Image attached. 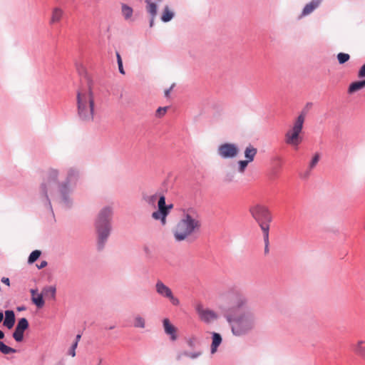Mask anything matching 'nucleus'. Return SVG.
<instances>
[{
    "instance_id": "nucleus-1",
    "label": "nucleus",
    "mask_w": 365,
    "mask_h": 365,
    "mask_svg": "<svg viewBox=\"0 0 365 365\" xmlns=\"http://www.w3.org/2000/svg\"><path fill=\"white\" fill-rule=\"evenodd\" d=\"M80 177V171L76 167H68L60 171L49 168L40 186L41 200L52 209V204L66 207L73 204L72 192Z\"/></svg>"
},
{
    "instance_id": "nucleus-2",
    "label": "nucleus",
    "mask_w": 365,
    "mask_h": 365,
    "mask_svg": "<svg viewBox=\"0 0 365 365\" xmlns=\"http://www.w3.org/2000/svg\"><path fill=\"white\" fill-rule=\"evenodd\" d=\"M228 298L232 305L224 312V317L232 334L238 337L249 334L257 325L255 310L249 306L248 298L241 293H230Z\"/></svg>"
},
{
    "instance_id": "nucleus-3",
    "label": "nucleus",
    "mask_w": 365,
    "mask_h": 365,
    "mask_svg": "<svg viewBox=\"0 0 365 365\" xmlns=\"http://www.w3.org/2000/svg\"><path fill=\"white\" fill-rule=\"evenodd\" d=\"M78 115L83 121L89 122L93 119L94 99L92 92V82L85 77L82 86L77 93Z\"/></svg>"
},
{
    "instance_id": "nucleus-4",
    "label": "nucleus",
    "mask_w": 365,
    "mask_h": 365,
    "mask_svg": "<svg viewBox=\"0 0 365 365\" xmlns=\"http://www.w3.org/2000/svg\"><path fill=\"white\" fill-rule=\"evenodd\" d=\"M113 215V207L111 205H106L100 210L96 217L95 228L98 237L97 246L99 250L104 247L110 234Z\"/></svg>"
},
{
    "instance_id": "nucleus-5",
    "label": "nucleus",
    "mask_w": 365,
    "mask_h": 365,
    "mask_svg": "<svg viewBox=\"0 0 365 365\" xmlns=\"http://www.w3.org/2000/svg\"><path fill=\"white\" fill-rule=\"evenodd\" d=\"M200 226V218L195 212L190 210L184 212L173 231L175 239L178 242L185 240L197 231Z\"/></svg>"
},
{
    "instance_id": "nucleus-6",
    "label": "nucleus",
    "mask_w": 365,
    "mask_h": 365,
    "mask_svg": "<svg viewBox=\"0 0 365 365\" xmlns=\"http://www.w3.org/2000/svg\"><path fill=\"white\" fill-rule=\"evenodd\" d=\"M250 212L252 217L259 225L263 232V237L265 243V251H267L269 245V223L272 220V215L267 207L259 204L252 206L250 208Z\"/></svg>"
},
{
    "instance_id": "nucleus-7",
    "label": "nucleus",
    "mask_w": 365,
    "mask_h": 365,
    "mask_svg": "<svg viewBox=\"0 0 365 365\" xmlns=\"http://www.w3.org/2000/svg\"><path fill=\"white\" fill-rule=\"evenodd\" d=\"M307 111L302 110L293 121L292 125L284 134V142L287 145L294 149H298L303 140L301 133L303 130Z\"/></svg>"
},
{
    "instance_id": "nucleus-8",
    "label": "nucleus",
    "mask_w": 365,
    "mask_h": 365,
    "mask_svg": "<svg viewBox=\"0 0 365 365\" xmlns=\"http://www.w3.org/2000/svg\"><path fill=\"white\" fill-rule=\"evenodd\" d=\"M155 290L160 297L168 299L173 306L180 305L179 299L174 295L172 289L162 280L158 279L156 281Z\"/></svg>"
},
{
    "instance_id": "nucleus-9",
    "label": "nucleus",
    "mask_w": 365,
    "mask_h": 365,
    "mask_svg": "<svg viewBox=\"0 0 365 365\" xmlns=\"http://www.w3.org/2000/svg\"><path fill=\"white\" fill-rule=\"evenodd\" d=\"M195 311L200 319L206 324H210L218 319V314L215 311L205 308L202 304L195 306Z\"/></svg>"
},
{
    "instance_id": "nucleus-10",
    "label": "nucleus",
    "mask_w": 365,
    "mask_h": 365,
    "mask_svg": "<svg viewBox=\"0 0 365 365\" xmlns=\"http://www.w3.org/2000/svg\"><path fill=\"white\" fill-rule=\"evenodd\" d=\"M239 153V148L234 143H223L217 148V154L224 159L234 158Z\"/></svg>"
},
{
    "instance_id": "nucleus-11",
    "label": "nucleus",
    "mask_w": 365,
    "mask_h": 365,
    "mask_svg": "<svg viewBox=\"0 0 365 365\" xmlns=\"http://www.w3.org/2000/svg\"><path fill=\"white\" fill-rule=\"evenodd\" d=\"M158 210L152 213V217L156 220H160L161 224H166L167 209L165 204V197L164 195H160L158 199Z\"/></svg>"
},
{
    "instance_id": "nucleus-12",
    "label": "nucleus",
    "mask_w": 365,
    "mask_h": 365,
    "mask_svg": "<svg viewBox=\"0 0 365 365\" xmlns=\"http://www.w3.org/2000/svg\"><path fill=\"white\" fill-rule=\"evenodd\" d=\"M29 328V322L26 318H21L18 321L15 331L13 333V337L17 342H21L24 339V332Z\"/></svg>"
},
{
    "instance_id": "nucleus-13",
    "label": "nucleus",
    "mask_w": 365,
    "mask_h": 365,
    "mask_svg": "<svg viewBox=\"0 0 365 365\" xmlns=\"http://www.w3.org/2000/svg\"><path fill=\"white\" fill-rule=\"evenodd\" d=\"M163 325L165 333L170 336V339L173 341L178 339L177 329L173 325L168 319H164Z\"/></svg>"
},
{
    "instance_id": "nucleus-14",
    "label": "nucleus",
    "mask_w": 365,
    "mask_h": 365,
    "mask_svg": "<svg viewBox=\"0 0 365 365\" xmlns=\"http://www.w3.org/2000/svg\"><path fill=\"white\" fill-rule=\"evenodd\" d=\"M321 158V155L319 153H315L312 157L310 161L308 163L307 168L306 170L304 171V177L308 178L312 171L316 168L317 164L319 163Z\"/></svg>"
},
{
    "instance_id": "nucleus-15",
    "label": "nucleus",
    "mask_w": 365,
    "mask_h": 365,
    "mask_svg": "<svg viewBox=\"0 0 365 365\" xmlns=\"http://www.w3.org/2000/svg\"><path fill=\"white\" fill-rule=\"evenodd\" d=\"M212 343L210 345V353L214 354L217 351L219 346L222 344V338L219 333L212 332Z\"/></svg>"
},
{
    "instance_id": "nucleus-16",
    "label": "nucleus",
    "mask_w": 365,
    "mask_h": 365,
    "mask_svg": "<svg viewBox=\"0 0 365 365\" xmlns=\"http://www.w3.org/2000/svg\"><path fill=\"white\" fill-rule=\"evenodd\" d=\"M201 355L202 351L200 350L194 351H182L177 354L176 359L178 361H181L184 357H187L191 359H196L199 358Z\"/></svg>"
},
{
    "instance_id": "nucleus-17",
    "label": "nucleus",
    "mask_w": 365,
    "mask_h": 365,
    "mask_svg": "<svg viewBox=\"0 0 365 365\" xmlns=\"http://www.w3.org/2000/svg\"><path fill=\"white\" fill-rule=\"evenodd\" d=\"M322 0H312L306 4L302 12V16H307L314 11L322 3Z\"/></svg>"
},
{
    "instance_id": "nucleus-18",
    "label": "nucleus",
    "mask_w": 365,
    "mask_h": 365,
    "mask_svg": "<svg viewBox=\"0 0 365 365\" xmlns=\"http://www.w3.org/2000/svg\"><path fill=\"white\" fill-rule=\"evenodd\" d=\"M15 324V314L12 310H6L5 312V318L4 320V326L11 329Z\"/></svg>"
},
{
    "instance_id": "nucleus-19",
    "label": "nucleus",
    "mask_w": 365,
    "mask_h": 365,
    "mask_svg": "<svg viewBox=\"0 0 365 365\" xmlns=\"http://www.w3.org/2000/svg\"><path fill=\"white\" fill-rule=\"evenodd\" d=\"M162 0H145L147 4L146 9L150 16H156L158 4Z\"/></svg>"
},
{
    "instance_id": "nucleus-20",
    "label": "nucleus",
    "mask_w": 365,
    "mask_h": 365,
    "mask_svg": "<svg viewBox=\"0 0 365 365\" xmlns=\"http://www.w3.org/2000/svg\"><path fill=\"white\" fill-rule=\"evenodd\" d=\"M63 14L64 11L62 9L59 7L53 8L51 12L50 24H53L59 22L63 18Z\"/></svg>"
},
{
    "instance_id": "nucleus-21",
    "label": "nucleus",
    "mask_w": 365,
    "mask_h": 365,
    "mask_svg": "<svg viewBox=\"0 0 365 365\" xmlns=\"http://www.w3.org/2000/svg\"><path fill=\"white\" fill-rule=\"evenodd\" d=\"M257 153V150L254 146L250 145L245 149L244 155L245 160L252 163Z\"/></svg>"
},
{
    "instance_id": "nucleus-22",
    "label": "nucleus",
    "mask_w": 365,
    "mask_h": 365,
    "mask_svg": "<svg viewBox=\"0 0 365 365\" xmlns=\"http://www.w3.org/2000/svg\"><path fill=\"white\" fill-rule=\"evenodd\" d=\"M354 351L365 360V340H359L354 346Z\"/></svg>"
},
{
    "instance_id": "nucleus-23",
    "label": "nucleus",
    "mask_w": 365,
    "mask_h": 365,
    "mask_svg": "<svg viewBox=\"0 0 365 365\" xmlns=\"http://www.w3.org/2000/svg\"><path fill=\"white\" fill-rule=\"evenodd\" d=\"M159 196L160 195L158 192L152 195L144 194L143 195V200L146 204H148L150 207H155V204Z\"/></svg>"
},
{
    "instance_id": "nucleus-24",
    "label": "nucleus",
    "mask_w": 365,
    "mask_h": 365,
    "mask_svg": "<svg viewBox=\"0 0 365 365\" xmlns=\"http://www.w3.org/2000/svg\"><path fill=\"white\" fill-rule=\"evenodd\" d=\"M175 14L173 11H172L168 6H165L164 7L162 16L160 17V19L163 22H168L173 19L174 17Z\"/></svg>"
},
{
    "instance_id": "nucleus-25",
    "label": "nucleus",
    "mask_w": 365,
    "mask_h": 365,
    "mask_svg": "<svg viewBox=\"0 0 365 365\" xmlns=\"http://www.w3.org/2000/svg\"><path fill=\"white\" fill-rule=\"evenodd\" d=\"M365 87V80L359 81H355L350 84L349 87V93H353L354 92H356Z\"/></svg>"
},
{
    "instance_id": "nucleus-26",
    "label": "nucleus",
    "mask_w": 365,
    "mask_h": 365,
    "mask_svg": "<svg viewBox=\"0 0 365 365\" xmlns=\"http://www.w3.org/2000/svg\"><path fill=\"white\" fill-rule=\"evenodd\" d=\"M185 341L190 348H195L200 344L198 337L194 334L187 336L185 338Z\"/></svg>"
},
{
    "instance_id": "nucleus-27",
    "label": "nucleus",
    "mask_w": 365,
    "mask_h": 365,
    "mask_svg": "<svg viewBox=\"0 0 365 365\" xmlns=\"http://www.w3.org/2000/svg\"><path fill=\"white\" fill-rule=\"evenodd\" d=\"M133 326L135 328H141V329L145 328V319L140 315H136L133 319Z\"/></svg>"
},
{
    "instance_id": "nucleus-28",
    "label": "nucleus",
    "mask_w": 365,
    "mask_h": 365,
    "mask_svg": "<svg viewBox=\"0 0 365 365\" xmlns=\"http://www.w3.org/2000/svg\"><path fill=\"white\" fill-rule=\"evenodd\" d=\"M121 12L125 19H130L133 15V9L127 4H123Z\"/></svg>"
},
{
    "instance_id": "nucleus-29",
    "label": "nucleus",
    "mask_w": 365,
    "mask_h": 365,
    "mask_svg": "<svg viewBox=\"0 0 365 365\" xmlns=\"http://www.w3.org/2000/svg\"><path fill=\"white\" fill-rule=\"evenodd\" d=\"M0 351L4 354L16 353V349L8 346L3 341H0Z\"/></svg>"
},
{
    "instance_id": "nucleus-30",
    "label": "nucleus",
    "mask_w": 365,
    "mask_h": 365,
    "mask_svg": "<svg viewBox=\"0 0 365 365\" xmlns=\"http://www.w3.org/2000/svg\"><path fill=\"white\" fill-rule=\"evenodd\" d=\"M31 299L34 304H35L39 308L44 305V301L42 294H37L36 296L33 297Z\"/></svg>"
},
{
    "instance_id": "nucleus-31",
    "label": "nucleus",
    "mask_w": 365,
    "mask_h": 365,
    "mask_svg": "<svg viewBox=\"0 0 365 365\" xmlns=\"http://www.w3.org/2000/svg\"><path fill=\"white\" fill-rule=\"evenodd\" d=\"M250 163V162H248L246 160H242L238 161L237 163V170L240 173H244L248 164Z\"/></svg>"
},
{
    "instance_id": "nucleus-32",
    "label": "nucleus",
    "mask_w": 365,
    "mask_h": 365,
    "mask_svg": "<svg viewBox=\"0 0 365 365\" xmlns=\"http://www.w3.org/2000/svg\"><path fill=\"white\" fill-rule=\"evenodd\" d=\"M40 255H41V251H39V250L33 251L29 257L28 262L29 264L34 263L35 261L37 260V259L40 257Z\"/></svg>"
},
{
    "instance_id": "nucleus-33",
    "label": "nucleus",
    "mask_w": 365,
    "mask_h": 365,
    "mask_svg": "<svg viewBox=\"0 0 365 365\" xmlns=\"http://www.w3.org/2000/svg\"><path fill=\"white\" fill-rule=\"evenodd\" d=\"M349 58H350L349 55L348 53H339L337 55V59L340 64H343V63H346V61H348Z\"/></svg>"
},
{
    "instance_id": "nucleus-34",
    "label": "nucleus",
    "mask_w": 365,
    "mask_h": 365,
    "mask_svg": "<svg viewBox=\"0 0 365 365\" xmlns=\"http://www.w3.org/2000/svg\"><path fill=\"white\" fill-rule=\"evenodd\" d=\"M168 108V107H167V106L159 107L155 112V116L157 118H162L166 113Z\"/></svg>"
},
{
    "instance_id": "nucleus-35",
    "label": "nucleus",
    "mask_w": 365,
    "mask_h": 365,
    "mask_svg": "<svg viewBox=\"0 0 365 365\" xmlns=\"http://www.w3.org/2000/svg\"><path fill=\"white\" fill-rule=\"evenodd\" d=\"M77 343L73 342L68 349V354L71 356L72 357H74L76 356V349L77 348Z\"/></svg>"
},
{
    "instance_id": "nucleus-36",
    "label": "nucleus",
    "mask_w": 365,
    "mask_h": 365,
    "mask_svg": "<svg viewBox=\"0 0 365 365\" xmlns=\"http://www.w3.org/2000/svg\"><path fill=\"white\" fill-rule=\"evenodd\" d=\"M358 76L359 78L365 77V64L361 66L358 73Z\"/></svg>"
},
{
    "instance_id": "nucleus-37",
    "label": "nucleus",
    "mask_w": 365,
    "mask_h": 365,
    "mask_svg": "<svg viewBox=\"0 0 365 365\" xmlns=\"http://www.w3.org/2000/svg\"><path fill=\"white\" fill-rule=\"evenodd\" d=\"M233 178H234V175L232 174H227L225 178V181L226 182H230L233 180Z\"/></svg>"
},
{
    "instance_id": "nucleus-38",
    "label": "nucleus",
    "mask_w": 365,
    "mask_h": 365,
    "mask_svg": "<svg viewBox=\"0 0 365 365\" xmlns=\"http://www.w3.org/2000/svg\"><path fill=\"white\" fill-rule=\"evenodd\" d=\"M118 66L119 72H120L121 74H125V71H124V69H123V62H122V63H118Z\"/></svg>"
},
{
    "instance_id": "nucleus-39",
    "label": "nucleus",
    "mask_w": 365,
    "mask_h": 365,
    "mask_svg": "<svg viewBox=\"0 0 365 365\" xmlns=\"http://www.w3.org/2000/svg\"><path fill=\"white\" fill-rule=\"evenodd\" d=\"M77 69L79 72L80 74H83L85 73V68L84 67L82 66V65H78L77 66Z\"/></svg>"
},
{
    "instance_id": "nucleus-40",
    "label": "nucleus",
    "mask_w": 365,
    "mask_h": 365,
    "mask_svg": "<svg viewBox=\"0 0 365 365\" xmlns=\"http://www.w3.org/2000/svg\"><path fill=\"white\" fill-rule=\"evenodd\" d=\"M46 265H47V262L43 260V261H41L40 264L38 265L37 267L38 269H42V268L45 267Z\"/></svg>"
},
{
    "instance_id": "nucleus-41",
    "label": "nucleus",
    "mask_w": 365,
    "mask_h": 365,
    "mask_svg": "<svg viewBox=\"0 0 365 365\" xmlns=\"http://www.w3.org/2000/svg\"><path fill=\"white\" fill-rule=\"evenodd\" d=\"M49 290H50V292H51V295H52V297H55V294H56V288H55V287H49Z\"/></svg>"
},
{
    "instance_id": "nucleus-42",
    "label": "nucleus",
    "mask_w": 365,
    "mask_h": 365,
    "mask_svg": "<svg viewBox=\"0 0 365 365\" xmlns=\"http://www.w3.org/2000/svg\"><path fill=\"white\" fill-rule=\"evenodd\" d=\"M1 282L6 284H7L8 286L10 284L9 283V278H6V277H3L2 279H1Z\"/></svg>"
},
{
    "instance_id": "nucleus-43",
    "label": "nucleus",
    "mask_w": 365,
    "mask_h": 365,
    "mask_svg": "<svg viewBox=\"0 0 365 365\" xmlns=\"http://www.w3.org/2000/svg\"><path fill=\"white\" fill-rule=\"evenodd\" d=\"M116 58H117V63H122V58H121V56L120 55V53L118 52L116 53Z\"/></svg>"
},
{
    "instance_id": "nucleus-44",
    "label": "nucleus",
    "mask_w": 365,
    "mask_h": 365,
    "mask_svg": "<svg viewBox=\"0 0 365 365\" xmlns=\"http://www.w3.org/2000/svg\"><path fill=\"white\" fill-rule=\"evenodd\" d=\"M173 208V205H166V209H167V215H168L170 210Z\"/></svg>"
},
{
    "instance_id": "nucleus-45",
    "label": "nucleus",
    "mask_w": 365,
    "mask_h": 365,
    "mask_svg": "<svg viewBox=\"0 0 365 365\" xmlns=\"http://www.w3.org/2000/svg\"><path fill=\"white\" fill-rule=\"evenodd\" d=\"M81 334H77L76 336V339H75V341L74 342H76L77 344H78V341H80L81 339Z\"/></svg>"
},
{
    "instance_id": "nucleus-46",
    "label": "nucleus",
    "mask_w": 365,
    "mask_h": 365,
    "mask_svg": "<svg viewBox=\"0 0 365 365\" xmlns=\"http://www.w3.org/2000/svg\"><path fill=\"white\" fill-rule=\"evenodd\" d=\"M155 16H151V19H150V26L152 27L153 26V24H154V19H155Z\"/></svg>"
},
{
    "instance_id": "nucleus-47",
    "label": "nucleus",
    "mask_w": 365,
    "mask_h": 365,
    "mask_svg": "<svg viewBox=\"0 0 365 365\" xmlns=\"http://www.w3.org/2000/svg\"><path fill=\"white\" fill-rule=\"evenodd\" d=\"M311 106H312V103H307L306 107H305L302 110H304L305 111H307H307H308L309 108Z\"/></svg>"
},
{
    "instance_id": "nucleus-48",
    "label": "nucleus",
    "mask_w": 365,
    "mask_h": 365,
    "mask_svg": "<svg viewBox=\"0 0 365 365\" xmlns=\"http://www.w3.org/2000/svg\"><path fill=\"white\" fill-rule=\"evenodd\" d=\"M172 88H170V89H168L165 91V97H168L169 96V94H170V90H171Z\"/></svg>"
},
{
    "instance_id": "nucleus-49",
    "label": "nucleus",
    "mask_w": 365,
    "mask_h": 365,
    "mask_svg": "<svg viewBox=\"0 0 365 365\" xmlns=\"http://www.w3.org/2000/svg\"><path fill=\"white\" fill-rule=\"evenodd\" d=\"M36 292H37V290H36V289H31V295H32V297H34V296H36Z\"/></svg>"
},
{
    "instance_id": "nucleus-50",
    "label": "nucleus",
    "mask_w": 365,
    "mask_h": 365,
    "mask_svg": "<svg viewBox=\"0 0 365 365\" xmlns=\"http://www.w3.org/2000/svg\"><path fill=\"white\" fill-rule=\"evenodd\" d=\"M4 319V314L1 311H0V323L2 322Z\"/></svg>"
},
{
    "instance_id": "nucleus-51",
    "label": "nucleus",
    "mask_w": 365,
    "mask_h": 365,
    "mask_svg": "<svg viewBox=\"0 0 365 365\" xmlns=\"http://www.w3.org/2000/svg\"><path fill=\"white\" fill-rule=\"evenodd\" d=\"M4 332L1 330H0V339H4Z\"/></svg>"
},
{
    "instance_id": "nucleus-52",
    "label": "nucleus",
    "mask_w": 365,
    "mask_h": 365,
    "mask_svg": "<svg viewBox=\"0 0 365 365\" xmlns=\"http://www.w3.org/2000/svg\"><path fill=\"white\" fill-rule=\"evenodd\" d=\"M56 365H65V364L62 362H58Z\"/></svg>"
},
{
    "instance_id": "nucleus-53",
    "label": "nucleus",
    "mask_w": 365,
    "mask_h": 365,
    "mask_svg": "<svg viewBox=\"0 0 365 365\" xmlns=\"http://www.w3.org/2000/svg\"><path fill=\"white\" fill-rule=\"evenodd\" d=\"M113 328H114V327L110 326V329H113Z\"/></svg>"
},
{
    "instance_id": "nucleus-54",
    "label": "nucleus",
    "mask_w": 365,
    "mask_h": 365,
    "mask_svg": "<svg viewBox=\"0 0 365 365\" xmlns=\"http://www.w3.org/2000/svg\"><path fill=\"white\" fill-rule=\"evenodd\" d=\"M102 359H101L99 361V364H101Z\"/></svg>"
}]
</instances>
